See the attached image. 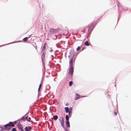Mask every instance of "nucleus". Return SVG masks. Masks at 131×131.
<instances>
[{
	"label": "nucleus",
	"instance_id": "1",
	"mask_svg": "<svg viewBox=\"0 0 131 131\" xmlns=\"http://www.w3.org/2000/svg\"><path fill=\"white\" fill-rule=\"evenodd\" d=\"M15 126V124L11 122H10L4 125V127L5 130L7 131L10 130L11 129V127H13Z\"/></svg>",
	"mask_w": 131,
	"mask_h": 131
},
{
	"label": "nucleus",
	"instance_id": "2",
	"mask_svg": "<svg viewBox=\"0 0 131 131\" xmlns=\"http://www.w3.org/2000/svg\"><path fill=\"white\" fill-rule=\"evenodd\" d=\"M59 30V28L54 29L52 28L50 29V31L51 34H55L58 32Z\"/></svg>",
	"mask_w": 131,
	"mask_h": 131
},
{
	"label": "nucleus",
	"instance_id": "3",
	"mask_svg": "<svg viewBox=\"0 0 131 131\" xmlns=\"http://www.w3.org/2000/svg\"><path fill=\"white\" fill-rule=\"evenodd\" d=\"M75 59L74 60H73V58H71L70 60V61L69 62V63L70 64L69 67L70 68H73V63L75 62Z\"/></svg>",
	"mask_w": 131,
	"mask_h": 131
},
{
	"label": "nucleus",
	"instance_id": "4",
	"mask_svg": "<svg viewBox=\"0 0 131 131\" xmlns=\"http://www.w3.org/2000/svg\"><path fill=\"white\" fill-rule=\"evenodd\" d=\"M73 68H70L69 73V74L72 75L73 72Z\"/></svg>",
	"mask_w": 131,
	"mask_h": 131
},
{
	"label": "nucleus",
	"instance_id": "5",
	"mask_svg": "<svg viewBox=\"0 0 131 131\" xmlns=\"http://www.w3.org/2000/svg\"><path fill=\"white\" fill-rule=\"evenodd\" d=\"M18 128L19 130H20L21 131H24V130L23 129V126L21 124H19L18 125Z\"/></svg>",
	"mask_w": 131,
	"mask_h": 131
},
{
	"label": "nucleus",
	"instance_id": "6",
	"mask_svg": "<svg viewBox=\"0 0 131 131\" xmlns=\"http://www.w3.org/2000/svg\"><path fill=\"white\" fill-rule=\"evenodd\" d=\"M32 129V127L30 126L26 127L25 128V131H30Z\"/></svg>",
	"mask_w": 131,
	"mask_h": 131
},
{
	"label": "nucleus",
	"instance_id": "7",
	"mask_svg": "<svg viewBox=\"0 0 131 131\" xmlns=\"http://www.w3.org/2000/svg\"><path fill=\"white\" fill-rule=\"evenodd\" d=\"M62 120L60 121V122L61 123V125L62 127H63V128H65V126L64 124V121L63 120V117L62 118Z\"/></svg>",
	"mask_w": 131,
	"mask_h": 131
},
{
	"label": "nucleus",
	"instance_id": "8",
	"mask_svg": "<svg viewBox=\"0 0 131 131\" xmlns=\"http://www.w3.org/2000/svg\"><path fill=\"white\" fill-rule=\"evenodd\" d=\"M70 54L72 56V57L73 58V56L74 54V51L73 50H71V51L70 52Z\"/></svg>",
	"mask_w": 131,
	"mask_h": 131
},
{
	"label": "nucleus",
	"instance_id": "9",
	"mask_svg": "<svg viewBox=\"0 0 131 131\" xmlns=\"http://www.w3.org/2000/svg\"><path fill=\"white\" fill-rule=\"evenodd\" d=\"M66 126L69 128H70V124L69 121H66Z\"/></svg>",
	"mask_w": 131,
	"mask_h": 131
},
{
	"label": "nucleus",
	"instance_id": "10",
	"mask_svg": "<svg viewBox=\"0 0 131 131\" xmlns=\"http://www.w3.org/2000/svg\"><path fill=\"white\" fill-rule=\"evenodd\" d=\"M32 35V34L30 35L29 36V37H26L25 38H24L23 39V41H27V39H28V38H29Z\"/></svg>",
	"mask_w": 131,
	"mask_h": 131
},
{
	"label": "nucleus",
	"instance_id": "11",
	"mask_svg": "<svg viewBox=\"0 0 131 131\" xmlns=\"http://www.w3.org/2000/svg\"><path fill=\"white\" fill-rule=\"evenodd\" d=\"M58 118V116L57 115L53 116L52 119H54L55 120H57Z\"/></svg>",
	"mask_w": 131,
	"mask_h": 131
},
{
	"label": "nucleus",
	"instance_id": "12",
	"mask_svg": "<svg viewBox=\"0 0 131 131\" xmlns=\"http://www.w3.org/2000/svg\"><path fill=\"white\" fill-rule=\"evenodd\" d=\"M117 6L118 7V9L119 10V7H122V6L119 3V2L118 1H117Z\"/></svg>",
	"mask_w": 131,
	"mask_h": 131
},
{
	"label": "nucleus",
	"instance_id": "13",
	"mask_svg": "<svg viewBox=\"0 0 131 131\" xmlns=\"http://www.w3.org/2000/svg\"><path fill=\"white\" fill-rule=\"evenodd\" d=\"M65 109L66 113H67L69 111V108L68 107H65Z\"/></svg>",
	"mask_w": 131,
	"mask_h": 131
},
{
	"label": "nucleus",
	"instance_id": "14",
	"mask_svg": "<svg viewBox=\"0 0 131 131\" xmlns=\"http://www.w3.org/2000/svg\"><path fill=\"white\" fill-rule=\"evenodd\" d=\"M50 88V87L49 85H48L46 86V90H48Z\"/></svg>",
	"mask_w": 131,
	"mask_h": 131
},
{
	"label": "nucleus",
	"instance_id": "15",
	"mask_svg": "<svg viewBox=\"0 0 131 131\" xmlns=\"http://www.w3.org/2000/svg\"><path fill=\"white\" fill-rule=\"evenodd\" d=\"M25 116H24L22 118H21V119H20V120L21 121H23V122H24L26 120L25 119Z\"/></svg>",
	"mask_w": 131,
	"mask_h": 131
},
{
	"label": "nucleus",
	"instance_id": "16",
	"mask_svg": "<svg viewBox=\"0 0 131 131\" xmlns=\"http://www.w3.org/2000/svg\"><path fill=\"white\" fill-rule=\"evenodd\" d=\"M66 121H69V116L68 115H66Z\"/></svg>",
	"mask_w": 131,
	"mask_h": 131
},
{
	"label": "nucleus",
	"instance_id": "17",
	"mask_svg": "<svg viewBox=\"0 0 131 131\" xmlns=\"http://www.w3.org/2000/svg\"><path fill=\"white\" fill-rule=\"evenodd\" d=\"M85 45L86 46H89V43L88 42V41H86L84 43Z\"/></svg>",
	"mask_w": 131,
	"mask_h": 131
},
{
	"label": "nucleus",
	"instance_id": "18",
	"mask_svg": "<svg viewBox=\"0 0 131 131\" xmlns=\"http://www.w3.org/2000/svg\"><path fill=\"white\" fill-rule=\"evenodd\" d=\"M45 58V55L44 54V52H43L42 54V55L41 56V59L42 60V61H43V59L44 58Z\"/></svg>",
	"mask_w": 131,
	"mask_h": 131
},
{
	"label": "nucleus",
	"instance_id": "19",
	"mask_svg": "<svg viewBox=\"0 0 131 131\" xmlns=\"http://www.w3.org/2000/svg\"><path fill=\"white\" fill-rule=\"evenodd\" d=\"M20 41H20V40H19V41H14V42H11V43H8V44H6V45H8V44H11V43H13L18 42H20Z\"/></svg>",
	"mask_w": 131,
	"mask_h": 131
},
{
	"label": "nucleus",
	"instance_id": "20",
	"mask_svg": "<svg viewBox=\"0 0 131 131\" xmlns=\"http://www.w3.org/2000/svg\"><path fill=\"white\" fill-rule=\"evenodd\" d=\"M73 84V82L72 81H70L69 82V85L70 86H71Z\"/></svg>",
	"mask_w": 131,
	"mask_h": 131
},
{
	"label": "nucleus",
	"instance_id": "21",
	"mask_svg": "<svg viewBox=\"0 0 131 131\" xmlns=\"http://www.w3.org/2000/svg\"><path fill=\"white\" fill-rule=\"evenodd\" d=\"M68 112L69 115L70 117H71L72 114L71 113H72V112L69 111Z\"/></svg>",
	"mask_w": 131,
	"mask_h": 131
},
{
	"label": "nucleus",
	"instance_id": "22",
	"mask_svg": "<svg viewBox=\"0 0 131 131\" xmlns=\"http://www.w3.org/2000/svg\"><path fill=\"white\" fill-rule=\"evenodd\" d=\"M45 46V44L44 45V46H43V47L42 48V51H43L45 50V49L46 46Z\"/></svg>",
	"mask_w": 131,
	"mask_h": 131
},
{
	"label": "nucleus",
	"instance_id": "23",
	"mask_svg": "<svg viewBox=\"0 0 131 131\" xmlns=\"http://www.w3.org/2000/svg\"><path fill=\"white\" fill-rule=\"evenodd\" d=\"M41 83L39 85V86L38 89V92L39 91L40 89L41 88Z\"/></svg>",
	"mask_w": 131,
	"mask_h": 131
},
{
	"label": "nucleus",
	"instance_id": "24",
	"mask_svg": "<svg viewBox=\"0 0 131 131\" xmlns=\"http://www.w3.org/2000/svg\"><path fill=\"white\" fill-rule=\"evenodd\" d=\"M11 131H17L15 128H13L12 129Z\"/></svg>",
	"mask_w": 131,
	"mask_h": 131
},
{
	"label": "nucleus",
	"instance_id": "25",
	"mask_svg": "<svg viewBox=\"0 0 131 131\" xmlns=\"http://www.w3.org/2000/svg\"><path fill=\"white\" fill-rule=\"evenodd\" d=\"M2 128L0 130V131H4V128H3L1 126L0 127V128Z\"/></svg>",
	"mask_w": 131,
	"mask_h": 131
},
{
	"label": "nucleus",
	"instance_id": "26",
	"mask_svg": "<svg viewBox=\"0 0 131 131\" xmlns=\"http://www.w3.org/2000/svg\"><path fill=\"white\" fill-rule=\"evenodd\" d=\"M81 48V47L80 46H78L77 48L76 49V50H77V51H78L79 50L80 48Z\"/></svg>",
	"mask_w": 131,
	"mask_h": 131
},
{
	"label": "nucleus",
	"instance_id": "27",
	"mask_svg": "<svg viewBox=\"0 0 131 131\" xmlns=\"http://www.w3.org/2000/svg\"><path fill=\"white\" fill-rule=\"evenodd\" d=\"M80 96H78L77 97H75V100H77L79 99L80 98Z\"/></svg>",
	"mask_w": 131,
	"mask_h": 131
},
{
	"label": "nucleus",
	"instance_id": "28",
	"mask_svg": "<svg viewBox=\"0 0 131 131\" xmlns=\"http://www.w3.org/2000/svg\"><path fill=\"white\" fill-rule=\"evenodd\" d=\"M72 108L71 107H70L69 108V111L72 112Z\"/></svg>",
	"mask_w": 131,
	"mask_h": 131
},
{
	"label": "nucleus",
	"instance_id": "29",
	"mask_svg": "<svg viewBox=\"0 0 131 131\" xmlns=\"http://www.w3.org/2000/svg\"><path fill=\"white\" fill-rule=\"evenodd\" d=\"M25 120L26 119L27 121H28V116H26L25 117Z\"/></svg>",
	"mask_w": 131,
	"mask_h": 131
},
{
	"label": "nucleus",
	"instance_id": "30",
	"mask_svg": "<svg viewBox=\"0 0 131 131\" xmlns=\"http://www.w3.org/2000/svg\"><path fill=\"white\" fill-rule=\"evenodd\" d=\"M94 26H93L91 28L90 27L89 28V30H92L93 29V27H94Z\"/></svg>",
	"mask_w": 131,
	"mask_h": 131
},
{
	"label": "nucleus",
	"instance_id": "31",
	"mask_svg": "<svg viewBox=\"0 0 131 131\" xmlns=\"http://www.w3.org/2000/svg\"><path fill=\"white\" fill-rule=\"evenodd\" d=\"M28 119H29V120L28 119V121H28V122H30V119H31L30 117H28Z\"/></svg>",
	"mask_w": 131,
	"mask_h": 131
},
{
	"label": "nucleus",
	"instance_id": "32",
	"mask_svg": "<svg viewBox=\"0 0 131 131\" xmlns=\"http://www.w3.org/2000/svg\"><path fill=\"white\" fill-rule=\"evenodd\" d=\"M64 129L65 131H68L67 129H66L65 127V128H64Z\"/></svg>",
	"mask_w": 131,
	"mask_h": 131
},
{
	"label": "nucleus",
	"instance_id": "33",
	"mask_svg": "<svg viewBox=\"0 0 131 131\" xmlns=\"http://www.w3.org/2000/svg\"><path fill=\"white\" fill-rule=\"evenodd\" d=\"M29 111H28V112L25 115V116H26L27 115V114L29 113Z\"/></svg>",
	"mask_w": 131,
	"mask_h": 131
},
{
	"label": "nucleus",
	"instance_id": "34",
	"mask_svg": "<svg viewBox=\"0 0 131 131\" xmlns=\"http://www.w3.org/2000/svg\"><path fill=\"white\" fill-rule=\"evenodd\" d=\"M53 51V50L52 49H51V50H50V51L51 52H52Z\"/></svg>",
	"mask_w": 131,
	"mask_h": 131
},
{
	"label": "nucleus",
	"instance_id": "35",
	"mask_svg": "<svg viewBox=\"0 0 131 131\" xmlns=\"http://www.w3.org/2000/svg\"><path fill=\"white\" fill-rule=\"evenodd\" d=\"M76 95L77 96H79L78 94H77Z\"/></svg>",
	"mask_w": 131,
	"mask_h": 131
},
{
	"label": "nucleus",
	"instance_id": "36",
	"mask_svg": "<svg viewBox=\"0 0 131 131\" xmlns=\"http://www.w3.org/2000/svg\"><path fill=\"white\" fill-rule=\"evenodd\" d=\"M85 48L84 47H83V48H82V50H81V51H82L84 49H85Z\"/></svg>",
	"mask_w": 131,
	"mask_h": 131
},
{
	"label": "nucleus",
	"instance_id": "37",
	"mask_svg": "<svg viewBox=\"0 0 131 131\" xmlns=\"http://www.w3.org/2000/svg\"><path fill=\"white\" fill-rule=\"evenodd\" d=\"M117 114V112H115V115H116Z\"/></svg>",
	"mask_w": 131,
	"mask_h": 131
},
{
	"label": "nucleus",
	"instance_id": "38",
	"mask_svg": "<svg viewBox=\"0 0 131 131\" xmlns=\"http://www.w3.org/2000/svg\"><path fill=\"white\" fill-rule=\"evenodd\" d=\"M55 37H56V38L55 39L56 40V38H57V36H56V35H55Z\"/></svg>",
	"mask_w": 131,
	"mask_h": 131
},
{
	"label": "nucleus",
	"instance_id": "39",
	"mask_svg": "<svg viewBox=\"0 0 131 131\" xmlns=\"http://www.w3.org/2000/svg\"><path fill=\"white\" fill-rule=\"evenodd\" d=\"M119 17H118V19H117V22H118V20H119ZM118 22H117V23Z\"/></svg>",
	"mask_w": 131,
	"mask_h": 131
},
{
	"label": "nucleus",
	"instance_id": "40",
	"mask_svg": "<svg viewBox=\"0 0 131 131\" xmlns=\"http://www.w3.org/2000/svg\"><path fill=\"white\" fill-rule=\"evenodd\" d=\"M68 103H67V104H66V105L67 106L68 105Z\"/></svg>",
	"mask_w": 131,
	"mask_h": 131
},
{
	"label": "nucleus",
	"instance_id": "41",
	"mask_svg": "<svg viewBox=\"0 0 131 131\" xmlns=\"http://www.w3.org/2000/svg\"><path fill=\"white\" fill-rule=\"evenodd\" d=\"M4 45H3L0 46V47H2V46H4Z\"/></svg>",
	"mask_w": 131,
	"mask_h": 131
},
{
	"label": "nucleus",
	"instance_id": "42",
	"mask_svg": "<svg viewBox=\"0 0 131 131\" xmlns=\"http://www.w3.org/2000/svg\"><path fill=\"white\" fill-rule=\"evenodd\" d=\"M16 123H17V122H15V124H16Z\"/></svg>",
	"mask_w": 131,
	"mask_h": 131
},
{
	"label": "nucleus",
	"instance_id": "43",
	"mask_svg": "<svg viewBox=\"0 0 131 131\" xmlns=\"http://www.w3.org/2000/svg\"><path fill=\"white\" fill-rule=\"evenodd\" d=\"M56 46L57 47H58V46H57V44H56Z\"/></svg>",
	"mask_w": 131,
	"mask_h": 131
},
{
	"label": "nucleus",
	"instance_id": "44",
	"mask_svg": "<svg viewBox=\"0 0 131 131\" xmlns=\"http://www.w3.org/2000/svg\"><path fill=\"white\" fill-rule=\"evenodd\" d=\"M54 81H55V78L54 79Z\"/></svg>",
	"mask_w": 131,
	"mask_h": 131
},
{
	"label": "nucleus",
	"instance_id": "45",
	"mask_svg": "<svg viewBox=\"0 0 131 131\" xmlns=\"http://www.w3.org/2000/svg\"><path fill=\"white\" fill-rule=\"evenodd\" d=\"M82 97H85V96H83Z\"/></svg>",
	"mask_w": 131,
	"mask_h": 131
},
{
	"label": "nucleus",
	"instance_id": "46",
	"mask_svg": "<svg viewBox=\"0 0 131 131\" xmlns=\"http://www.w3.org/2000/svg\"><path fill=\"white\" fill-rule=\"evenodd\" d=\"M128 10V8H127V10Z\"/></svg>",
	"mask_w": 131,
	"mask_h": 131
},
{
	"label": "nucleus",
	"instance_id": "47",
	"mask_svg": "<svg viewBox=\"0 0 131 131\" xmlns=\"http://www.w3.org/2000/svg\"><path fill=\"white\" fill-rule=\"evenodd\" d=\"M115 86H116V84H115Z\"/></svg>",
	"mask_w": 131,
	"mask_h": 131
}]
</instances>
